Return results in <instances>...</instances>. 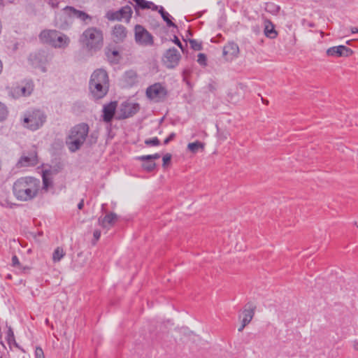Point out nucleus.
Returning a JSON list of instances; mask_svg holds the SVG:
<instances>
[{
    "label": "nucleus",
    "instance_id": "10",
    "mask_svg": "<svg viewBox=\"0 0 358 358\" xmlns=\"http://www.w3.org/2000/svg\"><path fill=\"white\" fill-rule=\"evenodd\" d=\"M181 58V55L177 49L170 48L164 54V63L169 69H173L178 66Z\"/></svg>",
    "mask_w": 358,
    "mask_h": 358
},
{
    "label": "nucleus",
    "instance_id": "17",
    "mask_svg": "<svg viewBox=\"0 0 358 358\" xmlns=\"http://www.w3.org/2000/svg\"><path fill=\"white\" fill-rule=\"evenodd\" d=\"M255 309L256 306L252 303H248L245 306V308L243 311V323L248 324L251 322L254 317Z\"/></svg>",
    "mask_w": 358,
    "mask_h": 358
},
{
    "label": "nucleus",
    "instance_id": "37",
    "mask_svg": "<svg viewBox=\"0 0 358 358\" xmlns=\"http://www.w3.org/2000/svg\"><path fill=\"white\" fill-rule=\"evenodd\" d=\"M176 137L175 133H171L169 134V136L164 140V143L165 145L168 144L170 141H173Z\"/></svg>",
    "mask_w": 358,
    "mask_h": 358
},
{
    "label": "nucleus",
    "instance_id": "45",
    "mask_svg": "<svg viewBox=\"0 0 358 358\" xmlns=\"http://www.w3.org/2000/svg\"><path fill=\"white\" fill-rule=\"evenodd\" d=\"M352 33H358V29L357 28H352Z\"/></svg>",
    "mask_w": 358,
    "mask_h": 358
},
{
    "label": "nucleus",
    "instance_id": "36",
    "mask_svg": "<svg viewBox=\"0 0 358 358\" xmlns=\"http://www.w3.org/2000/svg\"><path fill=\"white\" fill-rule=\"evenodd\" d=\"M171 159V155L170 154H166L163 157V166H165L166 164H169Z\"/></svg>",
    "mask_w": 358,
    "mask_h": 358
},
{
    "label": "nucleus",
    "instance_id": "41",
    "mask_svg": "<svg viewBox=\"0 0 358 358\" xmlns=\"http://www.w3.org/2000/svg\"><path fill=\"white\" fill-rule=\"evenodd\" d=\"M352 348L355 351H357L358 352V341H355L352 342Z\"/></svg>",
    "mask_w": 358,
    "mask_h": 358
},
{
    "label": "nucleus",
    "instance_id": "34",
    "mask_svg": "<svg viewBox=\"0 0 358 358\" xmlns=\"http://www.w3.org/2000/svg\"><path fill=\"white\" fill-rule=\"evenodd\" d=\"M12 265L14 267L19 268L20 270L25 269V267L22 266V265L20 264V263L19 262L18 258L15 255L12 257Z\"/></svg>",
    "mask_w": 358,
    "mask_h": 358
},
{
    "label": "nucleus",
    "instance_id": "9",
    "mask_svg": "<svg viewBox=\"0 0 358 358\" xmlns=\"http://www.w3.org/2000/svg\"><path fill=\"white\" fill-rule=\"evenodd\" d=\"M135 40L137 43L142 45H152L153 44L152 36L141 25L135 26Z\"/></svg>",
    "mask_w": 358,
    "mask_h": 358
},
{
    "label": "nucleus",
    "instance_id": "21",
    "mask_svg": "<svg viewBox=\"0 0 358 358\" xmlns=\"http://www.w3.org/2000/svg\"><path fill=\"white\" fill-rule=\"evenodd\" d=\"M66 12H69V14L73 17L80 19L83 21H85L87 19H90V17L85 13L77 10L73 7H66Z\"/></svg>",
    "mask_w": 358,
    "mask_h": 358
},
{
    "label": "nucleus",
    "instance_id": "1",
    "mask_svg": "<svg viewBox=\"0 0 358 358\" xmlns=\"http://www.w3.org/2000/svg\"><path fill=\"white\" fill-rule=\"evenodd\" d=\"M41 189L39 179L32 176H24L17 178L13 182L12 192L17 201L28 202L36 198Z\"/></svg>",
    "mask_w": 358,
    "mask_h": 358
},
{
    "label": "nucleus",
    "instance_id": "23",
    "mask_svg": "<svg viewBox=\"0 0 358 358\" xmlns=\"http://www.w3.org/2000/svg\"><path fill=\"white\" fill-rule=\"evenodd\" d=\"M136 3V4L141 8L142 9L150 8L152 10H158V6H156L154 3L151 1H148L145 0H133Z\"/></svg>",
    "mask_w": 358,
    "mask_h": 358
},
{
    "label": "nucleus",
    "instance_id": "15",
    "mask_svg": "<svg viewBox=\"0 0 358 358\" xmlns=\"http://www.w3.org/2000/svg\"><path fill=\"white\" fill-rule=\"evenodd\" d=\"M127 31L122 24H116L112 31V36L116 43L123 41L127 37Z\"/></svg>",
    "mask_w": 358,
    "mask_h": 358
},
{
    "label": "nucleus",
    "instance_id": "13",
    "mask_svg": "<svg viewBox=\"0 0 358 358\" xmlns=\"http://www.w3.org/2000/svg\"><path fill=\"white\" fill-rule=\"evenodd\" d=\"M239 52L238 45L234 42L228 43L223 48V56L227 60H232L236 58Z\"/></svg>",
    "mask_w": 358,
    "mask_h": 358
},
{
    "label": "nucleus",
    "instance_id": "40",
    "mask_svg": "<svg viewBox=\"0 0 358 358\" xmlns=\"http://www.w3.org/2000/svg\"><path fill=\"white\" fill-rule=\"evenodd\" d=\"M48 1L52 7H56L58 5V0H48Z\"/></svg>",
    "mask_w": 358,
    "mask_h": 358
},
{
    "label": "nucleus",
    "instance_id": "31",
    "mask_svg": "<svg viewBox=\"0 0 358 358\" xmlns=\"http://www.w3.org/2000/svg\"><path fill=\"white\" fill-rule=\"evenodd\" d=\"M189 43L191 48H192L194 50H200L202 48L201 43L195 39L189 40Z\"/></svg>",
    "mask_w": 358,
    "mask_h": 358
},
{
    "label": "nucleus",
    "instance_id": "6",
    "mask_svg": "<svg viewBox=\"0 0 358 358\" xmlns=\"http://www.w3.org/2000/svg\"><path fill=\"white\" fill-rule=\"evenodd\" d=\"M45 122V116L39 110L28 112L24 117V124L31 130L39 129Z\"/></svg>",
    "mask_w": 358,
    "mask_h": 358
},
{
    "label": "nucleus",
    "instance_id": "11",
    "mask_svg": "<svg viewBox=\"0 0 358 358\" xmlns=\"http://www.w3.org/2000/svg\"><path fill=\"white\" fill-rule=\"evenodd\" d=\"M140 109L137 103L126 101L121 104L120 118L125 119L136 114Z\"/></svg>",
    "mask_w": 358,
    "mask_h": 358
},
{
    "label": "nucleus",
    "instance_id": "30",
    "mask_svg": "<svg viewBox=\"0 0 358 358\" xmlns=\"http://www.w3.org/2000/svg\"><path fill=\"white\" fill-rule=\"evenodd\" d=\"M8 115V110L6 106L0 102V121L6 119Z\"/></svg>",
    "mask_w": 358,
    "mask_h": 358
},
{
    "label": "nucleus",
    "instance_id": "28",
    "mask_svg": "<svg viewBox=\"0 0 358 358\" xmlns=\"http://www.w3.org/2000/svg\"><path fill=\"white\" fill-rule=\"evenodd\" d=\"M106 55L110 62H117L119 60V52L117 50H109L107 52Z\"/></svg>",
    "mask_w": 358,
    "mask_h": 358
},
{
    "label": "nucleus",
    "instance_id": "26",
    "mask_svg": "<svg viewBox=\"0 0 358 358\" xmlns=\"http://www.w3.org/2000/svg\"><path fill=\"white\" fill-rule=\"evenodd\" d=\"M159 13L161 14L163 20L166 22L169 27H173L175 24L170 20V15L164 10V8L161 6L159 9Z\"/></svg>",
    "mask_w": 358,
    "mask_h": 358
},
{
    "label": "nucleus",
    "instance_id": "39",
    "mask_svg": "<svg viewBox=\"0 0 358 358\" xmlns=\"http://www.w3.org/2000/svg\"><path fill=\"white\" fill-rule=\"evenodd\" d=\"M93 236H94L95 242H96L101 236V231L99 230H95L94 231Z\"/></svg>",
    "mask_w": 358,
    "mask_h": 358
},
{
    "label": "nucleus",
    "instance_id": "46",
    "mask_svg": "<svg viewBox=\"0 0 358 358\" xmlns=\"http://www.w3.org/2000/svg\"><path fill=\"white\" fill-rule=\"evenodd\" d=\"M0 358H2V357H0Z\"/></svg>",
    "mask_w": 358,
    "mask_h": 358
},
{
    "label": "nucleus",
    "instance_id": "22",
    "mask_svg": "<svg viewBox=\"0 0 358 358\" xmlns=\"http://www.w3.org/2000/svg\"><path fill=\"white\" fill-rule=\"evenodd\" d=\"M205 144L202 142L196 141L193 143H189L187 145V150L195 154L199 150L203 151L204 150Z\"/></svg>",
    "mask_w": 358,
    "mask_h": 358
},
{
    "label": "nucleus",
    "instance_id": "35",
    "mask_svg": "<svg viewBox=\"0 0 358 358\" xmlns=\"http://www.w3.org/2000/svg\"><path fill=\"white\" fill-rule=\"evenodd\" d=\"M36 358H45L44 352L41 347H36L35 350Z\"/></svg>",
    "mask_w": 358,
    "mask_h": 358
},
{
    "label": "nucleus",
    "instance_id": "18",
    "mask_svg": "<svg viewBox=\"0 0 358 358\" xmlns=\"http://www.w3.org/2000/svg\"><path fill=\"white\" fill-rule=\"evenodd\" d=\"M34 90V85L32 81H26L25 83L15 89V92L20 96H29L31 94Z\"/></svg>",
    "mask_w": 358,
    "mask_h": 358
},
{
    "label": "nucleus",
    "instance_id": "2",
    "mask_svg": "<svg viewBox=\"0 0 358 358\" xmlns=\"http://www.w3.org/2000/svg\"><path fill=\"white\" fill-rule=\"evenodd\" d=\"M109 89V78L107 72L103 69L95 70L91 75L89 90L94 99L104 97Z\"/></svg>",
    "mask_w": 358,
    "mask_h": 358
},
{
    "label": "nucleus",
    "instance_id": "38",
    "mask_svg": "<svg viewBox=\"0 0 358 358\" xmlns=\"http://www.w3.org/2000/svg\"><path fill=\"white\" fill-rule=\"evenodd\" d=\"M173 42L182 50V52H184V48H183V46H182L181 42L178 39V38L176 36H174Z\"/></svg>",
    "mask_w": 358,
    "mask_h": 358
},
{
    "label": "nucleus",
    "instance_id": "16",
    "mask_svg": "<svg viewBox=\"0 0 358 358\" xmlns=\"http://www.w3.org/2000/svg\"><path fill=\"white\" fill-rule=\"evenodd\" d=\"M117 220V215L114 213L106 214L104 217H101L98 220L99 224L103 228H110L114 225Z\"/></svg>",
    "mask_w": 358,
    "mask_h": 358
},
{
    "label": "nucleus",
    "instance_id": "7",
    "mask_svg": "<svg viewBox=\"0 0 358 358\" xmlns=\"http://www.w3.org/2000/svg\"><path fill=\"white\" fill-rule=\"evenodd\" d=\"M146 96L155 102H159L166 97L167 90L162 84L155 83L147 88Z\"/></svg>",
    "mask_w": 358,
    "mask_h": 358
},
{
    "label": "nucleus",
    "instance_id": "5",
    "mask_svg": "<svg viewBox=\"0 0 358 358\" xmlns=\"http://www.w3.org/2000/svg\"><path fill=\"white\" fill-rule=\"evenodd\" d=\"M43 43L48 44L55 48H65L69 44V38L57 30L45 29L39 34Z\"/></svg>",
    "mask_w": 358,
    "mask_h": 358
},
{
    "label": "nucleus",
    "instance_id": "3",
    "mask_svg": "<svg viewBox=\"0 0 358 358\" xmlns=\"http://www.w3.org/2000/svg\"><path fill=\"white\" fill-rule=\"evenodd\" d=\"M80 43L90 51H97L103 45V32L96 27L87 29L80 36Z\"/></svg>",
    "mask_w": 358,
    "mask_h": 358
},
{
    "label": "nucleus",
    "instance_id": "19",
    "mask_svg": "<svg viewBox=\"0 0 358 358\" xmlns=\"http://www.w3.org/2000/svg\"><path fill=\"white\" fill-rule=\"evenodd\" d=\"M264 34L266 37L270 38H275L278 36V33L275 29L273 24L270 20L264 21Z\"/></svg>",
    "mask_w": 358,
    "mask_h": 358
},
{
    "label": "nucleus",
    "instance_id": "20",
    "mask_svg": "<svg viewBox=\"0 0 358 358\" xmlns=\"http://www.w3.org/2000/svg\"><path fill=\"white\" fill-rule=\"evenodd\" d=\"M37 156L36 154H31L29 157H22L18 162L20 166H34L37 164Z\"/></svg>",
    "mask_w": 358,
    "mask_h": 358
},
{
    "label": "nucleus",
    "instance_id": "14",
    "mask_svg": "<svg viewBox=\"0 0 358 358\" xmlns=\"http://www.w3.org/2000/svg\"><path fill=\"white\" fill-rule=\"evenodd\" d=\"M117 108V102L113 101L103 106V120L106 122H110L115 113Z\"/></svg>",
    "mask_w": 358,
    "mask_h": 358
},
{
    "label": "nucleus",
    "instance_id": "24",
    "mask_svg": "<svg viewBox=\"0 0 358 358\" xmlns=\"http://www.w3.org/2000/svg\"><path fill=\"white\" fill-rule=\"evenodd\" d=\"M50 170H45L43 172V188L45 190H48L49 187H51L52 185V180L50 178Z\"/></svg>",
    "mask_w": 358,
    "mask_h": 358
},
{
    "label": "nucleus",
    "instance_id": "25",
    "mask_svg": "<svg viewBox=\"0 0 358 358\" xmlns=\"http://www.w3.org/2000/svg\"><path fill=\"white\" fill-rule=\"evenodd\" d=\"M65 252L64 249L61 247H57L52 254V261L56 263L59 262L64 256Z\"/></svg>",
    "mask_w": 358,
    "mask_h": 358
},
{
    "label": "nucleus",
    "instance_id": "27",
    "mask_svg": "<svg viewBox=\"0 0 358 358\" xmlns=\"http://www.w3.org/2000/svg\"><path fill=\"white\" fill-rule=\"evenodd\" d=\"M141 161L143 162L142 164L143 169L148 172L152 171L156 167L155 163L150 159H145Z\"/></svg>",
    "mask_w": 358,
    "mask_h": 358
},
{
    "label": "nucleus",
    "instance_id": "8",
    "mask_svg": "<svg viewBox=\"0 0 358 358\" xmlns=\"http://www.w3.org/2000/svg\"><path fill=\"white\" fill-rule=\"evenodd\" d=\"M132 13L133 11L131 8L129 6H125L116 11H108L106 13V17L108 20H124L128 23L131 17Z\"/></svg>",
    "mask_w": 358,
    "mask_h": 358
},
{
    "label": "nucleus",
    "instance_id": "44",
    "mask_svg": "<svg viewBox=\"0 0 358 358\" xmlns=\"http://www.w3.org/2000/svg\"><path fill=\"white\" fill-rule=\"evenodd\" d=\"M247 325H248V324H245V323H243V322H242L241 326V327L238 328V331H242L244 329V328H245Z\"/></svg>",
    "mask_w": 358,
    "mask_h": 358
},
{
    "label": "nucleus",
    "instance_id": "29",
    "mask_svg": "<svg viewBox=\"0 0 358 358\" xmlns=\"http://www.w3.org/2000/svg\"><path fill=\"white\" fill-rule=\"evenodd\" d=\"M160 157V155L158 153L154 154V155H142L136 157V159L138 160H145V159H150L152 162H154L155 159H157Z\"/></svg>",
    "mask_w": 358,
    "mask_h": 358
},
{
    "label": "nucleus",
    "instance_id": "32",
    "mask_svg": "<svg viewBox=\"0 0 358 358\" xmlns=\"http://www.w3.org/2000/svg\"><path fill=\"white\" fill-rule=\"evenodd\" d=\"M145 143L149 146H157L159 145V140L157 137H155L152 138L146 139L145 141Z\"/></svg>",
    "mask_w": 358,
    "mask_h": 358
},
{
    "label": "nucleus",
    "instance_id": "4",
    "mask_svg": "<svg viewBox=\"0 0 358 358\" xmlns=\"http://www.w3.org/2000/svg\"><path fill=\"white\" fill-rule=\"evenodd\" d=\"M89 132V127L87 124L82 123L73 127L66 141L69 149L71 152L79 150L86 140Z\"/></svg>",
    "mask_w": 358,
    "mask_h": 358
},
{
    "label": "nucleus",
    "instance_id": "12",
    "mask_svg": "<svg viewBox=\"0 0 358 358\" xmlns=\"http://www.w3.org/2000/svg\"><path fill=\"white\" fill-rule=\"evenodd\" d=\"M352 53L353 51L345 45L334 46L327 50V55L328 56L334 57H349L352 55Z\"/></svg>",
    "mask_w": 358,
    "mask_h": 358
},
{
    "label": "nucleus",
    "instance_id": "43",
    "mask_svg": "<svg viewBox=\"0 0 358 358\" xmlns=\"http://www.w3.org/2000/svg\"><path fill=\"white\" fill-rule=\"evenodd\" d=\"M83 206H84V200L82 199L80 201V203L78 204V209L81 210V209H83Z\"/></svg>",
    "mask_w": 358,
    "mask_h": 358
},
{
    "label": "nucleus",
    "instance_id": "33",
    "mask_svg": "<svg viewBox=\"0 0 358 358\" xmlns=\"http://www.w3.org/2000/svg\"><path fill=\"white\" fill-rule=\"evenodd\" d=\"M207 58L205 54L199 53L198 55L197 62L201 66H206Z\"/></svg>",
    "mask_w": 358,
    "mask_h": 358
},
{
    "label": "nucleus",
    "instance_id": "42",
    "mask_svg": "<svg viewBox=\"0 0 358 358\" xmlns=\"http://www.w3.org/2000/svg\"><path fill=\"white\" fill-rule=\"evenodd\" d=\"M8 336L9 338H14L13 332L11 329H9L8 331Z\"/></svg>",
    "mask_w": 358,
    "mask_h": 358
}]
</instances>
